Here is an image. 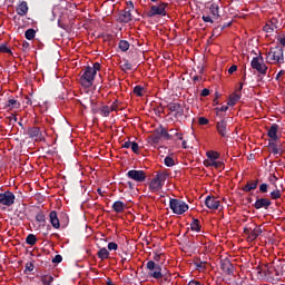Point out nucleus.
<instances>
[{"label": "nucleus", "instance_id": "f03ea898", "mask_svg": "<svg viewBox=\"0 0 285 285\" xmlns=\"http://www.w3.org/2000/svg\"><path fill=\"white\" fill-rule=\"evenodd\" d=\"M266 61L268 63H284V48L276 46L269 48V51L267 52Z\"/></svg>", "mask_w": 285, "mask_h": 285}, {"label": "nucleus", "instance_id": "412c9836", "mask_svg": "<svg viewBox=\"0 0 285 285\" xmlns=\"http://www.w3.org/2000/svg\"><path fill=\"white\" fill-rule=\"evenodd\" d=\"M49 219L51 226H53L56 229L61 228V224L59 223V217L57 216V212L52 210L49 214Z\"/></svg>", "mask_w": 285, "mask_h": 285}, {"label": "nucleus", "instance_id": "ddd939ff", "mask_svg": "<svg viewBox=\"0 0 285 285\" xmlns=\"http://www.w3.org/2000/svg\"><path fill=\"white\" fill-rule=\"evenodd\" d=\"M216 130L220 137H228V122L226 120H219L216 122Z\"/></svg>", "mask_w": 285, "mask_h": 285}, {"label": "nucleus", "instance_id": "052dcab7", "mask_svg": "<svg viewBox=\"0 0 285 285\" xmlns=\"http://www.w3.org/2000/svg\"><path fill=\"white\" fill-rule=\"evenodd\" d=\"M7 119L10 124H17L18 121V118L14 114H11V116L7 117Z\"/></svg>", "mask_w": 285, "mask_h": 285}, {"label": "nucleus", "instance_id": "473e14b6", "mask_svg": "<svg viewBox=\"0 0 285 285\" xmlns=\"http://www.w3.org/2000/svg\"><path fill=\"white\" fill-rule=\"evenodd\" d=\"M118 48L121 50V52H128L130 49V42H128V40H120Z\"/></svg>", "mask_w": 285, "mask_h": 285}, {"label": "nucleus", "instance_id": "dca6fc26", "mask_svg": "<svg viewBox=\"0 0 285 285\" xmlns=\"http://www.w3.org/2000/svg\"><path fill=\"white\" fill-rule=\"evenodd\" d=\"M118 20L120 23H130L132 21V13H130V9H125L119 12Z\"/></svg>", "mask_w": 285, "mask_h": 285}, {"label": "nucleus", "instance_id": "0eeeda50", "mask_svg": "<svg viewBox=\"0 0 285 285\" xmlns=\"http://www.w3.org/2000/svg\"><path fill=\"white\" fill-rule=\"evenodd\" d=\"M254 226V227H253ZM244 228V234L247 235L248 242H255L259 235H262L263 230L261 226L253 225Z\"/></svg>", "mask_w": 285, "mask_h": 285}, {"label": "nucleus", "instance_id": "7c9ffc66", "mask_svg": "<svg viewBox=\"0 0 285 285\" xmlns=\"http://www.w3.org/2000/svg\"><path fill=\"white\" fill-rule=\"evenodd\" d=\"M209 12L214 19H218L219 18V6H217V3H213L209 8Z\"/></svg>", "mask_w": 285, "mask_h": 285}, {"label": "nucleus", "instance_id": "393cba45", "mask_svg": "<svg viewBox=\"0 0 285 285\" xmlns=\"http://www.w3.org/2000/svg\"><path fill=\"white\" fill-rule=\"evenodd\" d=\"M239 99H242V94H237L236 91L233 92L229 96V99L227 101V106H235V104H237V101H239Z\"/></svg>", "mask_w": 285, "mask_h": 285}, {"label": "nucleus", "instance_id": "e433bc0d", "mask_svg": "<svg viewBox=\"0 0 285 285\" xmlns=\"http://www.w3.org/2000/svg\"><path fill=\"white\" fill-rule=\"evenodd\" d=\"M160 135L163 136L164 139H166L167 141L173 139V134H168V130H166V128H164V126L160 125Z\"/></svg>", "mask_w": 285, "mask_h": 285}, {"label": "nucleus", "instance_id": "8fccbe9b", "mask_svg": "<svg viewBox=\"0 0 285 285\" xmlns=\"http://www.w3.org/2000/svg\"><path fill=\"white\" fill-rule=\"evenodd\" d=\"M35 271V264L32 262H28L24 266V273H32Z\"/></svg>", "mask_w": 285, "mask_h": 285}, {"label": "nucleus", "instance_id": "f257e3e1", "mask_svg": "<svg viewBox=\"0 0 285 285\" xmlns=\"http://www.w3.org/2000/svg\"><path fill=\"white\" fill-rule=\"evenodd\" d=\"M99 70H101V63H99V62H95L92 65V67L87 66L85 68L82 76L80 77L81 86H83L85 88H90L92 86V82L95 81V77H97V72H99Z\"/></svg>", "mask_w": 285, "mask_h": 285}, {"label": "nucleus", "instance_id": "c9c22d12", "mask_svg": "<svg viewBox=\"0 0 285 285\" xmlns=\"http://www.w3.org/2000/svg\"><path fill=\"white\" fill-rule=\"evenodd\" d=\"M36 36H37V31L35 29H28L24 32V37L26 39H28V41H32V39H35Z\"/></svg>", "mask_w": 285, "mask_h": 285}, {"label": "nucleus", "instance_id": "aec40b11", "mask_svg": "<svg viewBox=\"0 0 285 285\" xmlns=\"http://www.w3.org/2000/svg\"><path fill=\"white\" fill-rule=\"evenodd\" d=\"M161 126H159L153 135L149 136V141H151V144H159V141H161Z\"/></svg>", "mask_w": 285, "mask_h": 285}, {"label": "nucleus", "instance_id": "4c0bfd02", "mask_svg": "<svg viewBox=\"0 0 285 285\" xmlns=\"http://www.w3.org/2000/svg\"><path fill=\"white\" fill-rule=\"evenodd\" d=\"M26 243L29 246H35V244H37V236H35V234H29L26 238Z\"/></svg>", "mask_w": 285, "mask_h": 285}, {"label": "nucleus", "instance_id": "de8ad7c7", "mask_svg": "<svg viewBox=\"0 0 285 285\" xmlns=\"http://www.w3.org/2000/svg\"><path fill=\"white\" fill-rule=\"evenodd\" d=\"M36 220L39 224H46V215H43V213H39L36 215Z\"/></svg>", "mask_w": 285, "mask_h": 285}, {"label": "nucleus", "instance_id": "4be33fe9", "mask_svg": "<svg viewBox=\"0 0 285 285\" xmlns=\"http://www.w3.org/2000/svg\"><path fill=\"white\" fill-rule=\"evenodd\" d=\"M17 13L19 14V17H26V14H28V2L27 1H22L18 6Z\"/></svg>", "mask_w": 285, "mask_h": 285}, {"label": "nucleus", "instance_id": "2f4dec72", "mask_svg": "<svg viewBox=\"0 0 285 285\" xmlns=\"http://www.w3.org/2000/svg\"><path fill=\"white\" fill-rule=\"evenodd\" d=\"M190 228L191 230H194L195 233H199L202 230V225L199 223V219L197 218H193V222L190 224Z\"/></svg>", "mask_w": 285, "mask_h": 285}, {"label": "nucleus", "instance_id": "b1692460", "mask_svg": "<svg viewBox=\"0 0 285 285\" xmlns=\"http://www.w3.org/2000/svg\"><path fill=\"white\" fill-rule=\"evenodd\" d=\"M205 166H213L214 168H217V170H224V161H217V160H206L204 161Z\"/></svg>", "mask_w": 285, "mask_h": 285}, {"label": "nucleus", "instance_id": "72a5a7b5", "mask_svg": "<svg viewBox=\"0 0 285 285\" xmlns=\"http://www.w3.org/2000/svg\"><path fill=\"white\" fill-rule=\"evenodd\" d=\"M110 112H111L110 106L102 105V106L100 107V116H101V117H110Z\"/></svg>", "mask_w": 285, "mask_h": 285}, {"label": "nucleus", "instance_id": "ea45409f", "mask_svg": "<svg viewBox=\"0 0 285 285\" xmlns=\"http://www.w3.org/2000/svg\"><path fill=\"white\" fill-rule=\"evenodd\" d=\"M271 199H281L282 198V190L279 189H274L271 194H269Z\"/></svg>", "mask_w": 285, "mask_h": 285}, {"label": "nucleus", "instance_id": "f3484780", "mask_svg": "<svg viewBox=\"0 0 285 285\" xmlns=\"http://www.w3.org/2000/svg\"><path fill=\"white\" fill-rule=\"evenodd\" d=\"M279 130V125L277 124H273L268 131H267V136L269 137V141H277L279 139V136H277V131Z\"/></svg>", "mask_w": 285, "mask_h": 285}, {"label": "nucleus", "instance_id": "a19ab883", "mask_svg": "<svg viewBox=\"0 0 285 285\" xmlns=\"http://www.w3.org/2000/svg\"><path fill=\"white\" fill-rule=\"evenodd\" d=\"M164 164L167 166V168H173V166H175V159H173L170 156H167L165 157Z\"/></svg>", "mask_w": 285, "mask_h": 285}, {"label": "nucleus", "instance_id": "9b49d317", "mask_svg": "<svg viewBox=\"0 0 285 285\" xmlns=\"http://www.w3.org/2000/svg\"><path fill=\"white\" fill-rule=\"evenodd\" d=\"M28 135L30 139H35V141H46V137H43V134L41 132V129L39 127L29 128Z\"/></svg>", "mask_w": 285, "mask_h": 285}, {"label": "nucleus", "instance_id": "39448f33", "mask_svg": "<svg viewBox=\"0 0 285 285\" xmlns=\"http://www.w3.org/2000/svg\"><path fill=\"white\" fill-rule=\"evenodd\" d=\"M250 66L253 70H257L259 75H266V72L268 71V66L264 63V57L262 56L254 57L250 61Z\"/></svg>", "mask_w": 285, "mask_h": 285}, {"label": "nucleus", "instance_id": "6ab92c4d", "mask_svg": "<svg viewBox=\"0 0 285 285\" xmlns=\"http://www.w3.org/2000/svg\"><path fill=\"white\" fill-rule=\"evenodd\" d=\"M161 188H164V185L160 184V181L156 178V176L151 179V181L149 183V190L151 193H159V190H161Z\"/></svg>", "mask_w": 285, "mask_h": 285}, {"label": "nucleus", "instance_id": "58836bf2", "mask_svg": "<svg viewBox=\"0 0 285 285\" xmlns=\"http://www.w3.org/2000/svg\"><path fill=\"white\" fill-rule=\"evenodd\" d=\"M122 72H128V70H132V65L128 60H124V63L120 65Z\"/></svg>", "mask_w": 285, "mask_h": 285}, {"label": "nucleus", "instance_id": "20e7f679", "mask_svg": "<svg viewBox=\"0 0 285 285\" xmlns=\"http://www.w3.org/2000/svg\"><path fill=\"white\" fill-rule=\"evenodd\" d=\"M166 8H168V3L166 2H160L158 6L157 4H153L150 7V9L148 10V12L146 13V16L149 19H153V17H166L167 12H166Z\"/></svg>", "mask_w": 285, "mask_h": 285}, {"label": "nucleus", "instance_id": "2eb2a0df", "mask_svg": "<svg viewBox=\"0 0 285 285\" xmlns=\"http://www.w3.org/2000/svg\"><path fill=\"white\" fill-rule=\"evenodd\" d=\"M271 204L273 203L268 198H257L254 204V208H256V210H259L261 208H265V210H268Z\"/></svg>", "mask_w": 285, "mask_h": 285}, {"label": "nucleus", "instance_id": "4468645a", "mask_svg": "<svg viewBox=\"0 0 285 285\" xmlns=\"http://www.w3.org/2000/svg\"><path fill=\"white\" fill-rule=\"evenodd\" d=\"M167 108L170 112H175V117H183L184 115V107L179 102H169Z\"/></svg>", "mask_w": 285, "mask_h": 285}, {"label": "nucleus", "instance_id": "5701e85b", "mask_svg": "<svg viewBox=\"0 0 285 285\" xmlns=\"http://www.w3.org/2000/svg\"><path fill=\"white\" fill-rule=\"evenodd\" d=\"M112 210L115 213H124L126 210V205L121 200H117L112 204Z\"/></svg>", "mask_w": 285, "mask_h": 285}, {"label": "nucleus", "instance_id": "a878e982", "mask_svg": "<svg viewBox=\"0 0 285 285\" xmlns=\"http://www.w3.org/2000/svg\"><path fill=\"white\" fill-rule=\"evenodd\" d=\"M258 180L247 181V184L243 187L244 193H250V190H255L257 188Z\"/></svg>", "mask_w": 285, "mask_h": 285}, {"label": "nucleus", "instance_id": "c03bdc74", "mask_svg": "<svg viewBox=\"0 0 285 285\" xmlns=\"http://www.w3.org/2000/svg\"><path fill=\"white\" fill-rule=\"evenodd\" d=\"M134 95H137V97H144V87L136 86L134 88Z\"/></svg>", "mask_w": 285, "mask_h": 285}, {"label": "nucleus", "instance_id": "680f3d73", "mask_svg": "<svg viewBox=\"0 0 285 285\" xmlns=\"http://www.w3.org/2000/svg\"><path fill=\"white\" fill-rule=\"evenodd\" d=\"M259 190H261V193H268V184L263 183V184L259 186Z\"/></svg>", "mask_w": 285, "mask_h": 285}, {"label": "nucleus", "instance_id": "3c124183", "mask_svg": "<svg viewBox=\"0 0 285 285\" xmlns=\"http://www.w3.org/2000/svg\"><path fill=\"white\" fill-rule=\"evenodd\" d=\"M130 148L132 153H135V155H139V144H137L136 141H132L130 145Z\"/></svg>", "mask_w": 285, "mask_h": 285}, {"label": "nucleus", "instance_id": "c756f323", "mask_svg": "<svg viewBox=\"0 0 285 285\" xmlns=\"http://www.w3.org/2000/svg\"><path fill=\"white\" fill-rule=\"evenodd\" d=\"M267 265H264V267L262 265H258L256 267L257 271V275H259V277H266V275H268V273L271 274V272L268 271V268H266Z\"/></svg>", "mask_w": 285, "mask_h": 285}, {"label": "nucleus", "instance_id": "a18cd8bd", "mask_svg": "<svg viewBox=\"0 0 285 285\" xmlns=\"http://www.w3.org/2000/svg\"><path fill=\"white\" fill-rule=\"evenodd\" d=\"M0 52H4L6 55H12V50L8 48V45L6 43L0 45Z\"/></svg>", "mask_w": 285, "mask_h": 285}, {"label": "nucleus", "instance_id": "5fc2aeb1", "mask_svg": "<svg viewBox=\"0 0 285 285\" xmlns=\"http://www.w3.org/2000/svg\"><path fill=\"white\" fill-rule=\"evenodd\" d=\"M91 112L92 115H100V108H97V104H94L91 100Z\"/></svg>", "mask_w": 285, "mask_h": 285}, {"label": "nucleus", "instance_id": "603ef678", "mask_svg": "<svg viewBox=\"0 0 285 285\" xmlns=\"http://www.w3.org/2000/svg\"><path fill=\"white\" fill-rule=\"evenodd\" d=\"M109 109L111 110V112H117V110H119V100H115Z\"/></svg>", "mask_w": 285, "mask_h": 285}, {"label": "nucleus", "instance_id": "69168bd1", "mask_svg": "<svg viewBox=\"0 0 285 285\" xmlns=\"http://www.w3.org/2000/svg\"><path fill=\"white\" fill-rule=\"evenodd\" d=\"M208 95H210V90L207 88L203 89L200 92V97H208Z\"/></svg>", "mask_w": 285, "mask_h": 285}, {"label": "nucleus", "instance_id": "79ce46f5", "mask_svg": "<svg viewBox=\"0 0 285 285\" xmlns=\"http://www.w3.org/2000/svg\"><path fill=\"white\" fill-rule=\"evenodd\" d=\"M207 157H208V159H210V161H215L216 159H219V153L207 151Z\"/></svg>", "mask_w": 285, "mask_h": 285}, {"label": "nucleus", "instance_id": "f8f14e48", "mask_svg": "<svg viewBox=\"0 0 285 285\" xmlns=\"http://www.w3.org/2000/svg\"><path fill=\"white\" fill-rule=\"evenodd\" d=\"M205 206H207L209 210H218L220 203L219 199H217V197L209 195L205 199Z\"/></svg>", "mask_w": 285, "mask_h": 285}, {"label": "nucleus", "instance_id": "f704fd0d", "mask_svg": "<svg viewBox=\"0 0 285 285\" xmlns=\"http://www.w3.org/2000/svg\"><path fill=\"white\" fill-rule=\"evenodd\" d=\"M41 282L43 285H55L52 282H55V277L50 275H45L41 277Z\"/></svg>", "mask_w": 285, "mask_h": 285}, {"label": "nucleus", "instance_id": "bf43d9fd", "mask_svg": "<svg viewBox=\"0 0 285 285\" xmlns=\"http://www.w3.org/2000/svg\"><path fill=\"white\" fill-rule=\"evenodd\" d=\"M108 250H117V248H119V245H117V243L111 242L108 244Z\"/></svg>", "mask_w": 285, "mask_h": 285}, {"label": "nucleus", "instance_id": "49530a36", "mask_svg": "<svg viewBox=\"0 0 285 285\" xmlns=\"http://www.w3.org/2000/svg\"><path fill=\"white\" fill-rule=\"evenodd\" d=\"M216 116L219 117V112H226L228 110V106L224 105L222 107H216L215 109Z\"/></svg>", "mask_w": 285, "mask_h": 285}, {"label": "nucleus", "instance_id": "1a4fd4ad", "mask_svg": "<svg viewBox=\"0 0 285 285\" xmlns=\"http://www.w3.org/2000/svg\"><path fill=\"white\" fill-rule=\"evenodd\" d=\"M127 177L138 184H144V181H146V171L131 169L127 173Z\"/></svg>", "mask_w": 285, "mask_h": 285}, {"label": "nucleus", "instance_id": "13d9d810", "mask_svg": "<svg viewBox=\"0 0 285 285\" xmlns=\"http://www.w3.org/2000/svg\"><path fill=\"white\" fill-rule=\"evenodd\" d=\"M199 126H208V119L206 117L198 118Z\"/></svg>", "mask_w": 285, "mask_h": 285}, {"label": "nucleus", "instance_id": "774afa93", "mask_svg": "<svg viewBox=\"0 0 285 285\" xmlns=\"http://www.w3.org/2000/svg\"><path fill=\"white\" fill-rule=\"evenodd\" d=\"M187 285H204V283L193 279V281H189Z\"/></svg>", "mask_w": 285, "mask_h": 285}, {"label": "nucleus", "instance_id": "bb28decb", "mask_svg": "<svg viewBox=\"0 0 285 285\" xmlns=\"http://www.w3.org/2000/svg\"><path fill=\"white\" fill-rule=\"evenodd\" d=\"M97 256L101 262H104V259H108V257H110V252H108L106 247H102L97 252Z\"/></svg>", "mask_w": 285, "mask_h": 285}, {"label": "nucleus", "instance_id": "a211bd4d", "mask_svg": "<svg viewBox=\"0 0 285 285\" xmlns=\"http://www.w3.org/2000/svg\"><path fill=\"white\" fill-rule=\"evenodd\" d=\"M220 268L224 273H226L227 275H233V263H230L229 259H223L220 261Z\"/></svg>", "mask_w": 285, "mask_h": 285}, {"label": "nucleus", "instance_id": "338daca9", "mask_svg": "<svg viewBox=\"0 0 285 285\" xmlns=\"http://www.w3.org/2000/svg\"><path fill=\"white\" fill-rule=\"evenodd\" d=\"M233 72H237V65H233V66L228 69V75H233Z\"/></svg>", "mask_w": 285, "mask_h": 285}, {"label": "nucleus", "instance_id": "864d4df0", "mask_svg": "<svg viewBox=\"0 0 285 285\" xmlns=\"http://www.w3.org/2000/svg\"><path fill=\"white\" fill-rule=\"evenodd\" d=\"M195 266H196V268H200V271H205V268H206V262L196 261V262H195Z\"/></svg>", "mask_w": 285, "mask_h": 285}, {"label": "nucleus", "instance_id": "9d476101", "mask_svg": "<svg viewBox=\"0 0 285 285\" xmlns=\"http://www.w3.org/2000/svg\"><path fill=\"white\" fill-rule=\"evenodd\" d=\"M21 108V102H19V97H9L8 100L3 104V110L10 112L12 110H19Z\"/></svg>", "mask_w": 285, "mask_h": 285}, {"label": "nucleus", "instance_id": "37998d69", "mask_svg": "<svg viewBox=\"0 0 285 285\" xmlns=\"http://www.w3.org/2000/svg\"><path fill=\"white\" fill-rule=\"evenodd\" d=\"M24 213H26V206L22 205V206H19V209H16L14 215H17V217L22 219L23 216H21V215H24Z\"/></svg>", "mask_w": 285, "mask_h": 285}, {"label": "nucleus", "instance_id": "6e6552de", "mask_svg": "<svg viewBox=\"0 0 285 285\" xmlns=\"http://www.w3.org/2000/svg\"><path fill=\"white\" fill-rule=\"evenodd\" d=\"M17 196L10 190L0 194V205L10 207L14 204Z\"/></svg>", "mask_w": 285, "mask_h": 285}, {"label": "nucleus", "instance_id": "7ed1b4c3", "mask_svg": "<svg viewBox=\"0 0 285 285\" xmlns=\"http://www.w3.org/2000/svg\"><path fill=\"white\" fill-rule=\"evenodd\" d=\"M169 207L173 210L174 215H184V213H187L188 210V204L177 198L169 199Z\"/></svg>", "mask_w": 285, "mask_h": 285}, {"label": "nucleus", "instance_id": "423d86ee", "mask_svg": "<svg viewBox=\"0 0 285 285\" xmlns=\"http://www.w3.org/2000/svg\"><path fill=\"white\" fill-rule=\"evenodd\" d=\"M147 271H154L149 272V277H154V279H161L164 277L161 265L155 263V261H149L147 263Z\"/></svg>", "mask_w": 285, "mask_h": 285}, {"label": "nucleus", "instance_id": "c85d7f7f", "mask_svg": "<svg viewBox=\"0 0 285 285\" xmlns=\"http://www.w3.org/2000/svg\"><path fill=\"white\" fill-rule=\"evenodd\" d=\"M268 148L272 150L273 155H282V148H278L275 141L269 140Z\"/></svg>", "mask_w": 285, "mask_h": 285}, {"label": "nucleus", "instance_id": "e2e57ef3", "mask_svg": "<svg viewBox=\"0 0 285 285\" xmlns=\"http://www.w3.org/2000/svg\"><path fill=\"white\" fill-rule=\"evenodd\" d=\"M275 28L271 24H265L264 32H274Z\"/></svg>", "mask_w": 285, "mask_h": 285}, {"label": "nucleus", "instance_id": "0e129e2a", "mask_svg": "<svg viewBox=\"0 0 285 285\" xmlns=\"http://www.w3.org/2000/svg\"><path fill=\"white\" fill-rule=\"evenodd\" d=\"M203 21H205V23H213V18L210 16H203Z\"/></svg>", "mask_w": 285, "mask_h": 285}, {"label": "nucleus", "instance_id": "09e8293b", "mask_svg": "<svg viewBox=\"0 0 285 285\" xmlns=\"http://www.w3.org/2000/svg\"><path fill=\"white\" fill-rule=\"evenodd\" d=\"M20 49L22 50V52H28V50H30V42L28 41H22V43H20Z\"/></svg>", "mask_w": 285, "mask_h": 285}, {"label": "nucleus", "instance_id": "4d7b16f0", "mask_svg": "<svg viewBox=\"0 0 285 285\" xmlns=\"http://www.w3.org/2000/svg\"><path fill=\"white\" fill-rule=\"evenodd\" d=\"M169 132H171L173 137H177L180 141L184 139V136L180 132H177L175 129H170Z\"/></svg>", "mask_w": 285, "mask_h": 285}, {"label": "nucleus", "instance_id": "6e6d98bb", "mask_svg": "<svg viewBox=\"0 0 285 285\" xmlns=\"http://www.w3.org/2000/svg\"><path fill=\"white\" fill-rule=\"evenodd\" d=\"M61 262H63V257L59 254L52 258V264H61Z\"/></svg>", "mask_w": 285, "mask_h": 285}, {"label": "nucleus", "instance_id": "cd10ccee", "mask_svg": "<svg viewBox=\"0 0 285 285\" xmlns=\"http://www.w3.org/2000/svg\"><path fill=\"white\" fill-rule=\"evenodd\" d=\"M155 177L164 186L166 179H168V171H158Z\"/></svg>", "mask_w": 285, "mask_h": 285}]
</instances>
